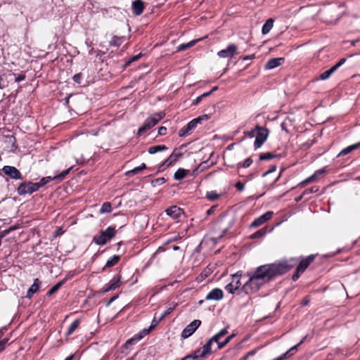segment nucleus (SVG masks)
Listing matches in <instances>:
<instances>
[{
    "label": "nucleus",
    "instance_id": "55",
    "mask_svg": "<svg viewBox=\"0 0 360 360\" xmlns=\"http://www.w3.org/2000/svg\"><path fill=\"white\" fill-rule=\"evenodd\" d=\"M302 272H298V271H297V269H296V271H295V273L292 275V280H293V281H296V280H297V279H298V278L300 277V274H302Z\"/></svg>",
    "mask_w": 360,
    "mask_h": 360
},
{
    "label": "nucleus",
    "instance_id": "4",
    "mask_svg": "<svg viewBox=\"0 0 360 360\" xmlns=\"http://www.w3.org/2000/svg\"><path fill=\"white\" fill-rule=\"evenodd\" d=\"M255 130H257V133L254 143V146L255 149H257L259 148L267 139L269 131L267 129L259 126L255 127Z\"/></svg>",
    "mask_w": 360,
    "mask_h": 360
},
{
    "label": "nucleus",
    "instance_id": "17",
    "mask_svg": "<svg viewBox=\"0 0 360 360\" xmlns=\"http://www.w3.org/2000/svg\"><path fill=\"white\" fill-rule=\"evenodd\" d=\"M314 256L311 255L308 256L307 258L303 259L300 261L299 265L297 266V271L298 272H304L309 264L314 260Z\"/></svg>",
    "mask_w": 360,
    "mask_h": 360
},
{
    "label": "nucleus",
    "instance_id": "50",
    "mask_svg": "<svg viewBox=\"0 0 360 360\" xmlns=\"http://www.w3.org/2000/svg\"><path fill=\"white\" fill-rule=\"evenodd\" d=\"M25 79V75L24 74H20L15 77V82H20L23 81Z\"/></svg>",
    "mask_w": 360,
    "mask_h": 360
},
{
    "label": "nucleus",
    "instance_id": "27",
    "mask_svg": "<svg viewBox=\"0 0 360 360\" xmlns=\"http://www.w3.org/2000/svg\"><path fill=\"white\" fill-rule=\"evenodd\" d=\"M125 41L124 37L114 36L110 42V46L119 47Z\"/></svg>",
    "mask_w": 360,
    "mask_h": 360
},
{
    "label": "nucleus",
    "instance_id": "19",
    "mask_svg": "<svg viewBox=\"0 0 360 360\" xmlns=\"http://www.w3.org/2000/svg\"><path fill=\"white\" fill-rule=\"evenodd\" d=\"M133 12L136 15H140L144 10V5L142 1L135 0L132 3Z\"/></svg>",
    "mask_w": 360,
    "mask_h": 360
},
{
    "label": "nucleus",
    "instance_id": "25",
    "mask_svg": "<svg viewBox=\"0 0 360 360\" xmlns=\"http://www.w3.org/2000/svg\"><path fill=\"white\" fill-rule=\"evenodd\" d=\"M177 304L172 302L169 304L167 309L165 311V312L159 317L158 321H161L162 319H165L167 315H169L176 307Z\"/></svg>",
    "mask_w": 360,
    "mask_h": 360
},
{
    "label": "nucleus",
    "instance_id": "48",
    "mask_svg": "<svg viewBox=\"0 0 360 360\" xmlns=\"http://www.w3.org/2000/svg\"><path fill=\"white\" fill-rule=\"evenodd\" d=\"M227 333H228V330L226 328H223L219 333H217V335L221 339L222 337L225 336Z\"/></svg>",
    "mask_w": 360,
    "mask_h": 360
},
{
    "label": "nucleus",
    "instance_id": "9",
    "mask_svg": "<svg viewBox=\"0 0 360 360\" xmlns=\"http://www.w3.org/2000/svg\"><path fill=\"white\" fill-rule=\"evenodd\" d=\"M237 50H238L237 46L231 44H229L226 49L219 51L217 53V55L220 58H231L235 55L238 54Z\"/></svg>",
    "mask_w": 360,
    "mask_h": 360
},
{
    "label": "nucleus",
    "instance_id": "34",
    "mask_svg": "<svg viewBox=\"0 0 360 360\" xmlns=\"http://www.w3.org/2000/svg\"><path fill=\"white\" fill-rule=\"evenodd\" d=\"M316 178V174H313L312 176L307 178L305 180L301 181L299 184H298V186L301 187V188H303L305 186H307V184L311 183V182H314L315 181Z\"/></svg>",
    "mask_w": 360,
    "mask_h": 360
},
{
    "label": "nucleus",
    "instance_id": "47",
    "mask_svg": "<svg viewBox=\"0 0 360 360\" xmlns=\"http://www.w3.org/2000/svg\"><path fill=\"white\" fill-rule=\"evenodd\" d=\"M236 189L239 191H243L245 188V185L241 181H238L235 185Z\"/></svg>",
    "mask_w": 360,
    "mask_h": 360
},
{
    "label": "nucleus",
    "instance_id": "30",
    "mask_svg": "<svg viewBox=\"0 0 360 360\" xmlns=\"http://www.w3.org/2000/svg\"><path fill=\"white\" fill-rule=\"evenodd\" d=\"M212 342L209 340L202 347L201 352V358H204L207 354L211 353V346Z\"/></svg>",
    "mask_w": 360,
    "mask_h": 360
},
{
    "label": "nucleus",
    "instance_id": "24",
    "mask_svg": "<svg viewBox=\"0 0 360 360\" xmlns=\"http://www.w3.org/2000/svg\"><path fill=\"white\" fill-rule=\"evenodd\" d=\"M274 25V20L272 18L268 19L266 22L263 25L262 28V32L263 34H266L272 29Z\"/></svg>",
    "mask_w": 360,
    "mask_h": 360
},
{
    "label": "nucleus",
    "instance_id": "16",
    "mask_svg": "<svg viewBox=\"0 0 360 360\" xmlns=\"http://www.w3.org/2000/svg\"><path fill=\"white\" fill-rule=\"evenodd\" d=\"M284 63L283 58H274L268 60L265 65V68L267 70H271L276 68Z\"/></svg>",
    "mask_w": 360,
    "mask_h": 360
},
{
    "label": "nucleus",
    "instance_id": "49",
    "mask_svg": "<svg viewBox=\"0 0 360 360\" xmlns=\"http://www.w3.org/2000/svg\"><path fill=\"white\" fill-rule=\"evenodd\" d=\"M227 333H228V330L226 328H223L219 333H217V335L221 339L222 337L225 336Z\"/></svg>",
    "mask_w": 360,
    "mask_h": 360
},
{
    "label": "nucleus",
    "instance_id": "18",
    "mask_svg": "<svg viewBox=\"0 0 360 360\" xmlns=\"http://www.w3.org/2000/svg\"><path fill=\"white\" fill-rule=\"evenodd\" d=\"M41 283L39 278H35L33 284L31 285V287L28 289L27 292L26 297L30 299L34 295V294L39 290Z\"/></svg>",
    "mask_w": 360,
    "mask_h": 360
},
{
    "label": "nucleus",
    "instance_id": "6",
    "mask_svg": "<svg viewBox=\"0 0 360 360\" xmlns=\"http://www.w3.org/2000/svg\"><path fill=\"white\" fill-rule=\"evenodd\" d=\"M202 120V117H198L192 120L179 131V136L182 137L189 134L190 132L193 130L197 127L198 124L200 123Z\"/></svg>",
    "mask_w": 360,
    "mask_h": 360
},
{
    "label": "nucleus",
    "instance_id": "37",
    "mask_svg": "<svg viewBox=\"0 0 360 360\" xmlns=\"http://www.w3.org/2000/svg\"><path fill=\"white\" fill-rule=\"evenodd\" d=\"M64 283V281H62L60 282H58L56 285H54L47 292L48 295H51L52 294L56 292L59 288L62 286V285Z\"/></svg>",
    "mask_w": 360,
    "mask_h": 360
},
{
    "label": "nucleus",
    "instance_id": "33",
    "mask_svg": "<svg viewBox=\"0 0 360 360\" xmlns=\"http://www.w3.org/2000/svg\"><path fill=\"white\" fill-rule=\"evenodd\" d=\"M266 233V228H262L250 236V238L255 239L264 236Z\"/></svg>",
    "mask_w": 360,
    "mask_h": 360
},
{
    "label": "nucleus",
    "instance_id": "31",
    "mask_svg": "<svg viewBox=\"0 0 360 360\" xmlns=\"http://www.w3.org/2000/svg\"><path fill=\"white\" fill-rule=\"evenodd\" d=\"M201 349H197L192 354L187 355L184 358H183L181 360H195L198 359V358H201Z\"/></svg>",
    "mask_w": 360,
    "mask_h": 360
},
{
    "label": "nucleus",
    "instance_id": "58",
    "mask_svg": "<svg viewBox=\"0 0 360 360\" xmlns=\"http://www.w3.org/2000/svg\"><path fill=\"white\" fill-rule=\"evenodd\" d=\"M309 301H310V300H309V297H305V298L302 301L301 304H302V306H306V305H307V304H309Z\"/></svg>",
    "mask_w": 360,
    "mask_h": 360
},
{
    "label": "nucleus",
    "instance_id": "42",
    "mask_svg": "<svg viewBox=\"0 0 360 360\" xmlns=\"http://www.w3.org/2000/svg\"><path fill=\"white\" fill-rule=\"evenodd\" d=\"M207 198L210 200H215L218 199L219 195L214 191H210L207 193Z\"/></svg>",
    "mask_w": 360,
    "mask_h": 360
},
{
    "label": "nucleus",
    "instance_id": "29",
    "mask_svg": "<svg viewBox=\"0 0 360 360\" xmlns=\"http://www.w3.org/2000/svg\"><path fill=\"white\" fill-rule=\"evenodd\" d=\"M120 257L118 255H113L106 262L103 269L106 267H112L116 265L120 261Z\"/></svg>",
    "mask_w": 360,
    "mask_h": 360
},
{
    "label": "nucleus",
    "instance_id": "46",
    "mask_svg": "<svg viewBox=\"0 0 360 360\" xmlns=\"http://www.w3.org/2000/svg\"><path fill=\"white\" fill-rule=\"evenodd\" d=\"M345 58H342L338 63L333 65V68H335V70L336 71L340 66H342L345 63Z\"/></svg>",
    "mask_w": 360,
    "mask_h": 360
},
{
    "label": "nucleus",
    "instance_id": "38",
    "mask_svg": "<svg viewBox=\"0 0 360 360\" xmlns=\"http://www.w3.org/2000/svg\"><path fill=\"white\" fill-rule=\"evenodd\" d=\"M149 333V330H143L141 333L134 335L132 338H134V341L139 342L141 340L145 335H146Z\"/></svg>",
    "mask_w": 360,
    "mask_h": 360
},
{
    "label": "nucleus",
    "instance_id": "40",
    "mask_svg": "<svg viewBox=\"0 0 360 360\" xmlns=\"http://www.w3.org/2000/svg\"><path fill=\"white\" fill-rule=\"evenodd\" d=\"M274 157H276V155L271 153H264L260 154L259 159L261 160H268L272 159Z\"/></svg>",
    "mask_w": 360,
    "mask_h": 360
},
{
    "label": "nucleus",
    "instance_id": "64",
    "mask_svg": "<svg viewBox=\"0 0 360 360\" xmlns=\"http://www.w3.org/2000/svg\"><path fill=\"white\" fill-rule=\"evenodd\" d=\"M211 94H212L211 92L208 91V92H205V93L202 94L200 96L202 97V98H203L210 96Z\"/></svg>",
    "mask_w": 360,
    "mask_h": 360
},
{
    "label": "nucleus",
    "instance_id": "54",
    "mask_svg": "<svg viewBox=\"0 0 360 360\" xmlns=\"http://www.w3.org/2000/svg\"><path fill=\"white\" fill-rule=\"evenodd\" d=\"M216 208H217V206H215V205L211 207L210 209H208L207 210L206 214L207 215H210V214H213Z\"/></svg>",
    "mask_w": 360,
    "mask_h": 360
},
{
    "label": "nucleus",
    "instance_id": "32",
    "mask_svg": "<svg viewBox=\"0 0 360 360\" xmlns=\"http://www.w3.org/2000/svg\"><path fill=\"white\" fill-rule=\"evenodd\" d=\"M335 68H333V67L331 68H330L329 70L323 72V73H321L320 75H319V79H321V80H326L327 79H328L331 75L335 72Z\"/></svg>",
    "mask_w": 360,
    "mask_h": 360
},
{
    "label": "nucleus",
    "instance_id": "36",
    "mask_svg": "<svg viewBox=\"0 0 360 360\" xmlns=\"http://www.w3.org/2000/svg\"><path fill=\"white\" fill-rule=\"evenodd\" d=\"M111 211H112L111 204L108 202H104L100 209L101 214L109 213Z\"/></svg>",
    "mask_w": 360,
    "mask_h": 360
},
{
    "label": "nucleus",
    "instance_id": "10",
    "mask_svg": "<svg viewBox=\"0 0 360 360\" xmlns=\"http://www.w3.org/2000/svg\"><path fill=\"white\" fill-rule=\"evenodd\" d=\"M121 276L117 275L114 276L108 283H106L102 288L103 292H108L110 290H114L119 288L122 282L120 281Z\"/></svg>",
    "mask_w": 360,
    "mask_h": 360
},
{
    "label": "nucleus",
    "instance_id": "57",
    "mask_svg": "<svg viewBox=\"0 0 360 360\" xmlns=\"http://www.w3.org/2000/svg\"><path fill=\"white\" fill-rule=\"evenodd\" d=\"M202 97L200 96L197 97L195 101H193V104L194 105H197L198 104L200 103V102L202 101Z\"/></svg>",
    "mask_w": 360,
    "mask_h": 360
},
{
    "label": "nucleus",
    "instance_id": "44",
    "mask_svg": "<svg viewBox=\"0 0 360 360\" xmlns=\"http://www.w3.org/2000/svg\"><path fill=\"white\" fill-rule=\"evenodd\" d=\"M75 82L77 84H81L82 80V75L81 73L76 74L72 77Z\"/></svg>",
    "mask_w": 360,
    "mask_h": 360
},
{
    "label": "nucleus",
    "instance_id": "20",
    "mask_svg": "<svg viewBox=\"0 0 360 360\" xmlns=\"http://www.w3.org/2000/svg\"><path fill=\"white\" fill-rule=\"evenodd\" d=\"M359 148H360V142L356 143L353 145H351V146H349L346 147L345 148H344L343 150H342L338 156L340 157V156L346 155L349 154V153L359 149Z\"/></svg>",
    "mask_w": 360,
    "mask_h": 360
},
{
    "label": "nucleus",
    "instance_id": "56",
    "mask_svg": "<svg viewBox=\"0 0 360 360\" xmlns=\"http://www.w3.org/2000/svg\"><path fill=\"white\" fill-rule=\"evenodd\" d=\"M219 340H220V338L218 337V335L217 334L210 339V342L212 343L213 342L217 343Z\"/></svg>",
    "mask_w": 360,
    "mask_h": 360
},
{
    "label": "nucleus",
    "instance_id": "39",
    "mask_svg": "<svg viewBox=\"0 0 360 360\" xmlns=\"http://www.w3.org/2000/svg\"><path fill=\"white\" fill-rule=\"evenodd\" d=\"M221 219H227L228 220V224H229V226H226V228H224V231L226 232L228 229H229L233 224L234 223V220H233V217H231L230 219H229V217L226 216V215H223L221 217Z\"/></svg>",
    "mask_w": 360,
    "mask_h": 360
},
{
    "label": "nucleus",
    "instance_id": "45",
    "mask_svg": "<svg viewBox=\"0 0 360 360\" xmlns=\"http://www.w3.org/2000/svg\"><path fill=\"white\" fill-rule=\"evenodd\" d=\"M8 341V338H4L1 340H0V353L4 350L6 345L7 344Z\"/></svg>",
    "mask_w": 360,
    "mask_h": 360
},
{
    "label": "nucleus",
    "instance_id": "43",
    "mask_svg": "<svg viewBox=\"0 0 360 360\" xmlns=\"http://www.w3.org/2000/svg\"><path fill=\"white\" fill-rule=\"evenodd\" d=\"M225 289L226 291L231 294H233L237 290L231 282L225 286Z\"/></svg>",
    "mask_w": 360,
    "mask_h": 360
},
{
    "label": "nucleus",
    "instance_id": "13",
    "mask_svg": "<svg viewBox=\"0 0 360 360\" xmlns=\"http://www.w3.org/2000/svg\"><path fill=\"white\" fill-rule=\"evenodd\" d=\"M180 155L181 153L176 151V150H174L172 153L163 162L160 167H162V169H165V168L171 166L176 161Z\"/></svg>",
    "mask_w": 360,
    "mask_h": 360
},
{
    "label": "nucleus",
    "instance_id": "2",
    "mask_svg": "<svg viewBox=\"0 0 360 360\" xmlns=\"http://www.w3.org/2000/svg\"><path fill=\"white\" fill-rule=\"evenodd\" d=\"M115 227L108 226L105 231H101L99 234L93 238V242L98 245H103L110 241L115 235Z\"/></svg>",
    "mask_w": 360,
    "mask_h": 360
},
{
    "label": "nucleus",
    "instance_id": "59",
    "mask_svg": "<svg viewBox=\"0 0 360 360\" xmlns=\"http://www.w3.org/2000/svg\"><path fill=\"white\" fill-rule=\"evenodd\" d=\"M256 131H257V130H255V128L253 130H252V131H247V132H245V134H246V135H248V136H250V137H252V136H254L255 132Z\"/></svg>",
    "mask_w": 360,
    "mask_h": 360
},
{
    "label": "nucleus",
    "instance_id": "1",
    "mask_svg": "<svg viewBox=\"0 0 360 360\" xmlns=\"http://www.w3.org/2000/svg\"><path fill=\"white\" fill-rule=\"evenodd\" d=\"M293 266L287 261L261 265L254 271L247 273L249 279L244 283L242 289L246 294L254 293L274 277L288 271Z\"/></svg>",
    "mask_w": 360,
    "mask_h": 360
},
{
    "label": "nucleus",
    "instance_id": "11",
    "mask_svg": "<svg viewBox=\"0 0 360 360\" xmlns=\"http://www.w3.org/2000/svg\"><path fill=\"white\" fill-rule=\"evenodd\" d=\"M3 172L13 179H22V174L18 169L13 166H4L2 168Z\"/></svg>",
    "mask_w": 360,
    "mask_h": 360
},
{
    "label": "nucleus",
    "instance_id": "53",
    "mask_svg": "<svg viewBox=\"0 0 360 360\" xmlns=\"http://www.w3.org/2000/svg\"><path fill=\"white\" fill-rule=\"evenodd\" d=\"M167 132V128L165 127H160L159 129H158V134L162 136V135H165Z\"/></svg>",
    "mask_w": 360,
    "mask_h": 360
},
{
    "label": "nucleus",
    "instance_id": "35",
    "mask_svg": "<svg viewBox=\"0 0 360 360\" xmlns=\"http://www.w3.org/2000/svg\"><path fill=\"white\" fill-rule=\"evenodd\" d=\"M198 41V40H193V41H191L186 44H180L179 46H178V50L179 51H184L188 48H191L193 46H194L196 42Z\"/></svg>",
    "mask_w": 360,
    "mask_h": 360
},
{
    "label": "nucleus",
    "instance_id": "12",
    "mask_svg": "<svg viewBox=\"0 0 360 360\" xmlns=\"http://www.w3.org/2000/svg\"><path fill=\"white\" fill-rule=\"evenodd\" d=\"M274 214V212L271 211H268L265 212L264 214L261 215L258 218L255 219L251 224L250 227L251 228H256L261 225H262L264 223L269 220Z\"/></svg>",
    "mask_w": 360,
    "mask_h": 360
},
{
    "label": "nucleus",
    "instance_id": "26",
    "mask_svg": "<svg viewBox=\"0 0 360 360\" xmlns=\"http://www.w3.org/2000/svg\"><path fill=\"white\" fill-rule=\"evenodd\" d=\"M167 147L165 145H156L150 147L148 150L150 154H155L158 152H161L163 150H166Z\"/></svg>",
    "mask_w": 360,
    "mask_h": 360
},
{
    "label": "nucleus",
    "instance_id": "63",
    "mask_svg": "<svg viewBox=\"0 0 360 360\" xmlns=\"http://www.w3.org/2000/svg\"><path fill=\"white\" fill-rule=\"evenodd\" d=\"M117 298H118V295H115V296L112 297L110 299V300H109V302H108V304L112 303V302H114V301H115V300H117Z\"/></svg>",
    "mask_w": 360,
    "mask_h": 360
},
{
    "label": "nucleus",
    "instance_id": "41",
    "mask_svg": "<svg viewBox=\"0 0 360 360\" xmlns=\"http://www.w3.org/2000/svg\"><path fill=\"white\" fill-rule=\"evenodd\" d=\"M252 163V160L250 158H247L243 162H240L238 164V167H242L244 168L249 167Z\"/></svg>",
    "mask_w": 360,
    "mask_h": 360
},
{
    "label": "nucleus",
    "instance_id": "52",
    "mask_svg": "<svg viewBox=\"0 0 360 360\" xmlns=\"http://www.w3.org/2000/svg\"><path fill=\"white\" fill-rule=\"evenodd\" d=\"M136 342V341H134V338H131L130 339H129L126 342L125 344L124 345V347H126V348H128V346L130 345H132V344H135Z\"/></svg>",
    "mask_w": 360,
    "mask_h": 360
},
{
    "label": "nucleus",
    "instance_id": "61",
    "mask_svg": "<svg viewBox=\"0 0 360 360\" xmlns=\"http://www.w3.org/2000/svg\"><path fill=\"white\" fill-rule=\"evenodd\" d=\"M140 58V54L133 56L129 61V63L138 60Z\"/></svg>",
    "mask_w": 360,
    "mask_h": 360
},
{
    "label": "nucleus",
    "instance_id": "23",
    "mask_svg": "<svg viewBox=\"0 0 360 360\" xmlns=\"http://www.w3.org/2000/svg\"><path fill=\"white\" fill-rule=\"evenodd\" d=\"M146 168V164L145 163H142L140 166L136 167L134 168L133 169L127 171L125 173V175L127 176H129V177L133 176L135 174H139V172H141V171H143Z\"/></svg>",
    "mask_w": 360,
    "mask_h": 360
},
{
    "label": "nucleus",
    "instance_id": "7",
    "mask_svg": "<svg viewBox=\"0 0 360 360\" xmlns=\"http://www.w3.org/2000/svg\"><path fill=\"white\" fill-rule=\"evenodd\" d=\"M72 167H69L66 170L62 172L58 175L54 176L53 177L51 176H46L41 179L39 182H37V184L39 186V188L44 186L46 184L51 182L53 180H63L65 178V176L70 173V170L72 169Z\"/></svg>",
    "mask_w": 360,
    "mask_h": 360
},
{
    "label": "nucleus",
    "instance_id": "3",
    "mask_svg": "<svg viewBox=\"0 0 360 360\" xmlns=\"http://www.w3.org/2000/svg\"><path fill=\"white\" fill-rule=\"evenodd\" d=\"M164 115V113L160 112L154 114L147 118L143 126L139 129L138 135L141 136L145 131L156 125L163 118Z\"/></svg>",
    "mask_w": 360,
    "mask_h": 360
},
{
    "label": "nucleus",
    "instance_id": "51",
    "mask_svg": "<svg viewBox=\"0 0 360 360\" xmlns=\"http://www.w3.org/2000/svg\"><path fill=\"white\" fill-rule=\"evenodd\" d=\"M317 191H318V188H316L315 187H312L311 188L306 189L304 191L303 195H307V194H309V193H315Z\"/></svg>",
    "mask_w": 360,
    "mask_h": 360
},
{
    "label": "nucleus",
    "instance_id": "8",
    "mask_svg": "<svg viewBox=\"0 0 360 360\" xmlns=\"http://www.w3.org/2000/svg\"><path fill=\"white\" fill-rule=\"evenodd\" d=\"M200 320H194L188 324L182 331L181 338L186 339L194 333L197 328L200 326Z\"/></svg>",
    "mask_w": 360,
    "mask_h": 360
},
{
    "label": "nucleus",
    "instance_id": "14",
    "mask_svg": "<svg viewBox=\"0 0 360 360\" xmlns=\"http://www.w3.org/2000/svg\"><path fill=\"white\" fill-rule=\"evenodd\" d=\"M224 297V292L222 290L219 288H214L206 296V300H220Z\"/></svg>",
    "mask_w": 360,
    "mask_h": 360
},
{
    "label": "nucleus",
    "instance_id": "60",
    "mask_svg": "<svg viewBox=\"0 0 360 360\" xmlns=\"http://www.w3.org/2000/svg\"><path fill=\"white\" fill-rule=\"evenodd\" d=\"M63 233L62 228H58L55 232L56 236H59Z\"/></svg>",
    "mask_w": 360,
    "mask_h": 360
},
{
    "label": "nucleus",
    "instance_id": "62",
    "mask_svg": "<svg viewBox=\"0 0 360 360\" xmlns=\"http://www.w3.org/2000/svg\"><path fill=\"white\" fill-rule=\"evenodd\" d=\"M276 170V167L274 166L272 168H271L269 171L266 172L264 174V176H266L268 174L271 173V172H273L274 171Z\"/></svg>",
    "mask_w": 360,
    "mask_h": 360
},
{
    "label": "nucleus",
    "instance_id": "28",
    "mask_svg": "<svg viewBox=\"0 0 360 360\" xmlns=\"http://www.w3.org/2000/svg\"><path fill=\"white\" fill-rule=\"evenodd\" d=\"M80 323H81V321L79 319H76L74 322H72L67 330L66 335L69 336V335H72L75 331V330L78 328Z\"/></svg>",
    "mask_w": 360,
    "mask_h": 360
},
{
    "label": "nucleus",
    "instance_id": "15",
    "mask_svg": "<svg viewBox=\"0 0 360 360\" xmlns=\"http://www.w3.org/2000/svg\"><path fill=\"white\" fill-rule=\"evenodd\" d=\"M166 214L174 219H178L182 214L183 210L180 207L173 205L165 210Z\"/></svg>",
    "mask_w": 360,
    "mask_h": 360
},
{
    "label": "nucleus",
    "instance_id": "22",
    "mask_svg": "<svg viewBox=\"0 0 360 360\" xmlns=\"http://www.w3.org/2000/svg\"><path fill=\"white\" fill-rule=\"evenodd\" d=\"M242 276V272L238 271L236 274L232 275L231 281L232 284L235 286V288L238 290L240 285V278Z\"/></svg>",
    "mask_w": 360,
    "mask_h": 360
},
{
    "label": "nucleus",
    "instance_id": "5",
    "mask_svg": "<svg viewBox=\"0 0 360 360\" xmlns=\"http://www.w3.org/2000/svg\"><path fill=\"white\" fill-rule=\"evenodd\" d=\"M39 190V186L37 183L31 181L21 183L18 188V193L23 195L27 193L32 194Z\"/></svg>",
    "mask_w": 360,
    "mask_h": 360
},
{
    "label": "nucleus",
    "instance_id": "21",
    "mask_svg": "<svg viewBox=\"0 0 360 360\" xmlns=\"http://www.w3.org/2000/svg\"><path fill=\"white\" fill-rule=\"evenodd\" d=\"M189 173V170L183 168H179L174 175V179L176 181H181L184 179L186 175Z\"/></svg>",
    "mask_w": 360,
    "mask_h": 360
}]
</instances>
